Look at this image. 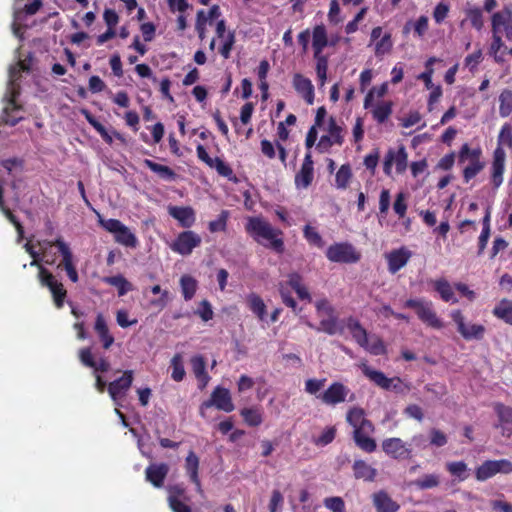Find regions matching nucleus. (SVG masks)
Instances as JSON below:
<instances>
[{"label":"nucleus","mask_w":512,"mask_h":512,"mask_svg":"<svg viewBox=\"0 0 512 512\" xmlns=\"http://www.w3.org/2000/svg\"><path fill=\"white\" fill-rule=\"evenodd\" d=\"M247 233L260 245L283 253L284 241L282 231L274 228L262 217H249L245 225Z\"/></svg>","instance_id":"f257e3e1"},{"label":"nucleus","mask_w":512,"mask_h":512,"mask_svg":"<svg viewBox=\"0 0 512 512\" xmlns=\"http://www.w3.org/2000/svg\"><path fill=\"white\" fill-rule=\"evenodd\" d=\"M27 70H29V67L25 61L22 60H19L16 64L10 66L9 68V82L7 86V92L4 96L6 105L3 109V120L6 124L11 126L16 125L22 119V116L18 115L20 106L16 104L15 98L19 93V85L17 84V81L21 76V72Z\"/></svg>","instance_id":"f03ea898"},{"label":"nucleus","mask_w":512,"mask_h":512,"mask_svg":"<svg viewBox=\"0 0 512 512\" xmlns=\"http://www.w3.org/2000/svg\"><path fill=\"white\" fill-rule=\"evenodd\" d=\"M24 249L33 258L30 265L38 266L39 268L38 278L41 285L49 289L55 306L58 309L62 308L64 305V300L67 295V291L64 288L62 282L58 281L52 273H50L47 269L39 265L40 254L34 249V247L29 242L24 244Z\"/></svg>","instance_id":"7ed1b4c3"},{"label":"nucleus","mask_w":512,"mask_h":512,"mask_svg":"<svg viewBox=\"0 0 512 512\" xmlns=\"http://www.w3.org/2000/svg\"><path fill=\"white\" fill-rule=\"evenodd\" d=\"M315 307L317 316L320 319V324L318 327H315L312 323H308L310 328L325 332L329 335L341 334L343 332V323L338 319L334 308L327 299L316 301Z\"/></svg>","instance_id":"20e7f679"},{"label":"nucleus","mask_w":512,"mask_h":512,"mask_svg":"<svg viewBox=\"0 0 512 512\" xmlns=\"http://www.w3.org/2000/svg\"><path fill=\"white\" fill-rule=\"evenodd\" d=\"M100 225L114 235L115 241L123 246L135 248L137 237L131 230L117 219H104L99 215Z\"/></svg>","instance_id":"39448f33"},{"label":"nucleus","mask_w":512,"mask_h":512,"mask_svg":"<svg viewBox=\"0 0 512 512\" xmlns=\"http://www.w3.org/2000/svg\"><path fill=\"white\" fill-rule=\"evenodd\" d=\"M324 134L317 143V149L320 152H327L332 146H341L344 142L343 127L337 123L336 119L330 117L325 126L321 127Z\"/></svg>","instance_id":"423d86ee"},{"label":"nucleus","mask_w":512,"mask_h":512,"mask_svg":"<svg viewBox=\"0 0 512 512\" xmlns=\"http://www.w3.org/2000/svg\"><path fill=\"white\" fill-rule=\"evenodd\" d=\"M449 315L455 323L458 333L465 340H481L484 337L486 328L481 324L466 322L461 310H452Z\"/></svg>","instance_id":"0eeeda50"},{"label":"nucleus","mask_w":512,"mask_h":512,"mask_svg":"<svg viewBox=\"0 0 512 512\" xmlns=\"http://www.w3.org/2000/svg\"><path fill=\"white\" fill-rule=\"evenodd\" d=\"M408 166V153L404 146H400L399 148H390L383 160V171L384 173L392 177L393 176V167H395L396 174H403Z\"/></svg>","instance_id":"6e6552de"},{"label":"nucleus","mask_w":512,"mask_h":512,"mask_svg":"<svg viewBox=\"0 0 512 512\" xmlns=\"http://www.w3.org/2000/svg\"><path fill=\"white\" fill-rule=\"evenodd\" d=\"M326 257L335 263H356L361 255L352 244L340 242L328 247Z\"/></svg>","instance_id":"1a4fd4ad"},{"label":"nucleus","mask_w":512,"mask_h":512,"mask_svg":"<svg viewBox=\"0 0 512 512\" xmlns=\"http://www.w3.org/2000/svg\"><path fill=\"white\" fill-rule=\"evenodd\" d=\"M215 406L217 409L224 412H231L234 410V404L232 402L230 393L227 389L217 387L211 394V398L203 402L200 406V415L203 418L207 417V410Z\"/></svg>","instance_id":"9d476101"},{"label":"nucleus","mask_w":512,"mask_h":512,"mask_svg":"<svg viewBox=\"0 0 512 512\" xmlns=\"http://www.w3.org/2000/svg\"><path fill=\"white\" fill-rule=\"evenodd\" d=\"M498 473H512V462L507 459L485 461L476 469L475 476L478 481H485Z\"/></svg>","instance_id":"9b49d317"},{"label":"nucleus","mask_w":512,"mask_h":512,"mask_svg":"<svg viewBox=\"0 0 512 512\" xmlns=\"http://www.w3.org/2000/svg\"><path fill=\"white\" fill-rule=\"evenodd\" d=\"M201 242L202 239L200 235L194 231L187 230L177 236L170 244V248L172 251L182 256H187L190 255L196 247L200 246Z\"/></svg>","instance_id":"f8f14e48"},{"label":"nucleus","mask_w":512,"mask_h":512,"mask_svg":"<svg viewBox=\"0 0 512 512\" xmlns=\"http://www.w3.org/2000/svg\"><path fill=\"white\" fill-rule=\"evenodd\" d=\"M381 447L386 455L396 460H404L412 457V447L397 437L383 440Z\"/></svg>","instance_id":"ddd939ff"},{"label":"nucleus","mask_w":512,"mask_h":512,"mask_svg":"<svg viewBox=\"0 0 512 512\" xmlns=\"http://www.w3.org/2000/svg\"><path fill=\"white\" fill-rule=\"evenodd\" d=\"M133 382V371L126 370L123 375L112 381L108 386V393L116 406L120 405V400L125 396Z\"/></svg>","instance_id":"4468645a"},{"label":"nucleus","mask_w":512,"mask_h":512,"mask_svg":"<svg viewBox=\"0 0 512 512\" xmlns=\"http://www.w3.org/2000/svg\"><path fill=\"white\" fill-rule=\"evenodd\" d=\"M349 392L348 387L340 382H334L317 397L320 398L323 403L334 406L343 403Z\"/></svg>","instance_id":"2eb2a0df"},{"label":"nucleus","mask_w":512,"mask_h":512,"mask_svg":"<svg viewBox=\"0 0 512 512\" xmlns=\"http://www.w3.org/2000/svg\"><path fill=\"white\" fill-rule=\"evenodd\" d=\"M492 32L505 33L508 39H512V10L508 7L495 13L492 17Z\"/></svg>","instance_id":"dca6fc26"},{"label":"nucleus","mask_w":512,"mask_h":512,"mask_svg":"<svg viewBox=\"0 0 512 512\" xmlns=\"http://www.w3.org/2000/svg\"><path fill=\"white\" fill-rule=\"evenodd\" d=\"M411 256L412 252L404 246L386 253L385 258L388 263V271L395 274L408 263Z\"/></svg>","instance_id":"f3484780"},{"label":"nucleus","mask_w":512,"mask_h":512,"mask_svg":"<svg viewBox=\"0 0 512 512\" xmlns=\"http://www.w3.org/2000/svg\"><path fill=\"white\" fill-rule=\"evenodd\" d=\"M292 84L297 93L308 103H314V86L311 80L300 73L293 76Z\"/></svg>","instance_id":"a211bd4d"},{"label":"nucleus","mask_w":512,"mask_h":512,"mask_svg":"<svg viewBox=\"0 0 512 512\" xmlns=\"http://www.w3.org/2000/svg\"><path fill=\"white\" fill-rule=\"evenodd\" d=\"M346 420L353 427V431H374L373 424L366 419L365 412L362 408H351L347 413Z\"/></svg>","instance_id":"6ab92c4d"},{"label":"nucleus","mask_w":512,"mask_h":512,"mask_svg":"<svg viewBox=\"0 0 512 512\" xmlns=\"http://www.w3.org/2000/svg\"><path fill=\"white\" fill-rule=\"evenodd\" d=\"M506 153L504 149L497 147L494 151L492 162V183L494 188H499L503 183V173L505 170Z\"/></svg>","instance_id":"aec40b11"},{"label":"nucleus","mask_w":512,"mask_h":512,"mask_svg":"<svg viewBox=\"0 0 512 512\" xmlns=\"http://www.w3.org/2000/svg\"><path fill=\"white\" fill-rule=\"evenodd\" d=\"M79 358L83 365L92 368L95 375L99 372H107L110 368L109 362L104 358L94 359L90 348H83L79 351Z\"/></svg>","instance_id":"412c9836"},{"label":"nucleus","mask_w":512,"mask_h":512,"mask_svg":"<svg viewBox=\"0 0 512 512\" xmlns=\"http://www.w3.org/2000/svg\"><path fill=\"white\" fill-rule=\"evenodd\" d=\"M169 472V466L165 463H153L145 470L146 480L149 481L154 487L160 488L163 486L164 479Z\"/></svg>","instance_id":"4be33fe9"},{"label":"nucleus","mask_w":512,"mask_h":512,"mask_svg":"<svg viewBox=\"0 0 512 512\" xmlns=\"http://www.w3.org/2000/svg\"><path fill=\"white\" fill-rule=\"evenodd\" d=\"M168 213L184 228H190L196 221L195 211L191 207L169 206Z\"/></svg>","instance_id":"5701e85b"},{"label":"nucleus","mask_w":512,"mask_h":512,"mask_svg":"<svg viewBox=\"0 0 512 512\" xmlns=\"http://www.w3.org/2000/svg\"><path fill=\"white\" fill-rule=\"evenodd\" d=\"M418 318L426 323L428 326L435 329H442L444 324L442 320H440L433 309V304L431 301H425L422 306L416 312Z\"/></svg>","instance_id":"b1692460"},{"label":"nucleus","mask_w":512,"mask_h":512,"mask_svg":"<svg viewBox=\"0 0 512 512\" xmlns=\"http://www.w3.org/2000/svg\"><path fill=\"white\" fill-rule=\"evenodd\" d=\"M314 177L313 160L310 154H306L300 171L295 176V184L298 188H307Z\"/></svg>","instance_id":"393cba45"},{"label":"nucleus","mask_w":512,"mask_h":512,"mask_svg":"<svg viewBox=\"0 0 512 512\" xmlns=\"http://www.w3.org/2000/svg\"><path fill=\"white\" fill-rule=\"evenodd\" d=\"M431 284L444 302L458 303L459 300L454 294L453 286L445 278L432 280Z\"/></svg>","instance_id":"a878e982"},{"label":"nucleus","mask_w":512,"mask_h":512,"mask_svg":"<svg viewBox=\"0 0 512 512\" xmlns=\"http://www.w3.org/2000/svg\"><path fill=\"white\" fill-rule=\"evenodd\" d=\"M361 369L363 374L379 387L386 390L396 389V385H393V379L387 378L383 372L374 370L366 364H363Z\"/></svg>","instance_id":"bb28decb"},{"label":"nucleus","mask_w":512,"mask_h":512,"mask_svg":"<svg viewBox=\"0 0 512 512\" xmlns=\"http://www.w3.org/2000/svg\"><path fill=\"white\" fill-rule=\"evenodd\" d=\"M94 329L102 342L104 349H109L114 343V337L109 331L107 322L102 314H98L95 320Z\"/></svg>","instance_id":"cd10ccee"},{"label":"nucleus","mask_w":512,"mask_h":512,"mask_svg":"<svg viewBox=\"0 0 512 512\" xmlns=\"http://www.w3.org/2000/svg\"><path fill=\"white\" fill-rule=\"evenodd\" d=\"M495 411L499 418V426L502 434L506 437L512 436V408L502 404H496Z\"/></svg>","instance_id":"c85d7f7f"},{"label":"nucleus","mask_w":512,"mask_h":512,"mask_svg":"<svg viewBox=\"0 0 512 512\" xmlns=\"http://www.w3.org/2000/svg\"><path fill=\"white\" fill-rule=\"evenodd\" d=\"M193 373L198 381V386L203 389L208 384L210 377L206 372V363L202 356H194L191 359Z\"/></svg>","instance_id":"c756f323"},{"label":"nucleus","mask_w":512,"mask_h":512,"mask_svg":"<svg viewBox=\"0 0 512 512\" xmlns=\"http://www.w3.org/2000/svg\"><path fill=\"white\" fill-rule=\"evenodd\" d=\"M373 503L377 512H396L399 509V505L384 491L373 495Z\"/></svg>","instance_id":"7c9ffc66"},{"label":"nucleus","mask_w":512,"mask_h":512,"mask_svg":"<svg viewBox=\"0 0 512 512\" xmlns=\"http://www.w3.org/2000/svg\"><path fill=\"white\" fill-rule=\"evenodd\" d=\"M328 45L326 28L323 25H317L312 33V46L314 57H321L322 51Z\"/></svg>","instance_id":"2f4dec72"},{"label":"nucleus","mask_w":512,"mask_h":512,"mask_svg":"<svg viewBox=\"0 0 512 512\" xmlns=\"http://www.w3.org/2000/svg\"><path fill=\"white\" fill-rule=\"evenodd\" d=\"M287 285L296 292L300 299L307 300L309 302L311 301V295L306 286L303 284V278L299 273H290L288 275Z\"/></svg>","instance_id":"473e14b6"},{"label":"nucleus","mask_w":512,"mask_h":512,"mask_svg":"<svg viewBox=\"0 0 512 512\" xmlns=\"http://www.w3.org/2000/svg\"><path fill=\"white\" fill-rule=\"evenodd\" d=\"M373 431H362L356 430L353 431V439L356 445L364 450L365 452L371 453L376 449V442L369 435Z\"/></svg>","instance_id":"72a5a7b5"},{"label":"nucleus","mask_w":512,"mask_h":512,"mask_svg":"<svg viewBox=\"0 0 512 512\" xmlns=\"http://www.w3.org/2000/svg\"><path fill=\"white\" fill-rule=\"evenodd\" d=\"M55 244L56 248L58 249V252L62 256V261L58 264L57 268L60 269L76 265L74 255L69 245L65 241H63L62 238L56 239Z\"/></svg>","instance_id":"f704fd0d"},{"label":"nucleus","mask_w":512,"mask_h":512,"mask_svg":"<svg viewBox=\"0 0 512 512\" xmlns=\"http://www.w3.org/2000/svg\"><path fill=\"white\" fill-rule=\"evenodd\" d=\"M507 47L503 44L501 36L493 32V40L489 48V54L494 58L495 62L501 64L505 61Z\"/></svg>","instance_id":"c9c22d12"},{"label":"nucleus","mask_w":512,"mask_h":512,"mask_svg":"<svg viewBox=\"0 0 512 512\" xmlns=\"http://www.w3.org/2000/svg\"><path fill=\"white\" fill-rule=\"evenodd\" d=\"M493 315L505 323L512 325V301L502 299L492 311Z\"/></svg>","instance_id":"e433bc0d"},{"label":"nucleus","mask_w":512,"mask_h":512,"mask_svg":"<svg viewBox=\"0 0 512 512\" xmlns=\"http://www.w3.org/2000/svg\"><path fill=\"white\" fill-rule=\"evenodd\" d=\"M353 470L356 478L364 479L365 481H373L377 474L376 469L362 460L354 462Z\"/></svg>","instance_id":"4c0bfd02"},{"label":"nucleus","mask_w":512,"mask_h":512,"mask_svg":"<svg viewBox=\"0 0 512 512\" xmlns=\"http://www.w3.org/2000/svg\"><path fill=\"white\" fill-rule=\"evenodd\" d=\"M346 326L351 332L355 341L362 346L367 344L368 334L366 330L361 326L360 322L354 318L347 319Z\"/></svg>","instance_id":"58836bf2"},{"label":"nucleus","mask_w":512,"mask_h":512,"mask_svg":"<svg viewBox=\"0 0 512 512\" xmlns=\"http://www.w3.org/2000/svg\"><path fill=\"white\" fill-rule=\"evenodd\" d=\"M143 163L147 168H149L151 171L156 173L160 178L164 180L171 181L174 180L176 177L175 172L166 165L158 164L149 159H145Z\"/></svg>","instance_id":"ea45409f"},{"label":"nucleus","mask_w":512,"mask_h":512,"mask_svg":"<svg viewBox=\"0 0 512 512\" xmlns=\"http://www.w3.org/2000/svg\"><path fill=\"white\" fill-rule=\"evenodd\" d=\"M247 304L249 309L259 318V320H265L266 305L260 296L255 293L249 294L247 296Z\"/></svg>","instance_id":"a19ab883"},{"label":"nucleus","mask_w":512,"mask_h":512,"mask_svg":"<svg viewBox=\"0 0 512 512\" xmlns=\"http://www.w3.org/2000/svg\"><path fill=\"white\" fill-rule=\"evenodd\" d=\"M103 281L109 285L116 287L118 289L119 296H124L133 289L132 284L122 275L105 277Z\"/></svg>","instance_id":"79ce46f5"},{"label":"nucleus","mask_w":512,"mask_h":512,"mask_svg":"<svg viewBox=\"0 0 512 512\" xmlns=\"http://www.w3.org/2000/svg\"><path fill=\"white\" fill-rule=\"evenodd\" d=\"M374 53L377 58H382L391 52L393 41L390 33H385L378 41L373 43Z\"/></svg>","instance_id":"37998d69"},{"label":"nucleus","mask_w":512,"mask_h":512,"mask_svg":"<svg viewBox=\"0 0 512 512\" xmlns=\"http://www.w3.org/2000/svg\"><path fill=\"white\" fill-rule=\"evenodd\" d=\"M180 286L184 299L189 301L194 297L198 283L192 276L183 275L180 279Z\"/></svg>","instance_id":"c03bdc74"},{"label":"nucleus","mask_w":512,"mask_h":512,"mask_svg":"<svg viewBox=\"0 0 512 512\" xmlns=\"http://www.w3.org/2000/svg\"><path fill=\"white\" fill-rule=\"evenodd\" d=\"M465 167L463 171V176L466 182H469L472 178H474L483 168L484 163L478 158V152L472 153V160Z\"/></svg>","instance_id":"a18cd8bd"},{"label":"nucleus","mask_w":512,"mask_h":512,"mask_svg":"<svg viewBox=\"0 0 512 512\" xmlns=\"http://www.w3.org/2000/svg\"><path fill=\"white\" fill-rule=\"evenodd\" d=\"M392 113V102L381 101L372 109L373 118L378 123H384Z\"/></svg>","instance_id":"49530a36"},{"label":"nucleus","mask_w":512,"mask_h":512,"mask_svg":"<svg viewBox=\"0 0 512 512\" xmlns=\"http://www.w3.org/2000/svg\"><path fill=\"white\" fill-rule=\"evenodd\" d=\"M418 489L426 490L435 488L440 484V476L438 474H425L412 482Z\"/></svg>","instance_id":"de8ad7c7"},{"label":"nucleus","mask_w":512,"mask_h":512,"mask_svg":"<svg viewBox=\"0 0 512 512\" xmlns=\"http://www.w3.org/2000/svg\"><path fill=\"white\" fill-rule=\"evenodd\" d=\"M499 114L501 117H508L512 113V91L505 89L499 95Z\"/></svg>","instance_id":"09e8293b"},{"label":"nucleus","mask_w":512,"mask_h":512,"mask_svg":"<svg viewBox=\"0 0 512 512\" xmlns=\"http://www.w3.org/2000/svg\"><path fill=\"white\" fill-rule=\"evenodd\" d=\"M241 416L249 426H259L262 421V413L258 408H244L241 410Z\"/></svg>","instance_id":"8fccbe9b"},{"label":"nucleus","mask_w":512,"mask_h":512,"mask_svg":"<svg viewBox=\"0 0 512 512\" xmlns=\"http://www.w3.org/2000/svg\"><path fill=\"white\" fill-rule=\"evenodd\" d=\"M446 469L460 481L468 478V467L463 461L448 462L446 463Z\"/></svg>","instance_id":"3c124183"},{"label":"nucleus","mask_w":512,"mask_h":512,"mask_svg":"<svg viewBox=\"0 0 512 512\" xmlns=\"http://www.w3.org/2000/svg\"><path fill=\"white\" fill-rule=\"evenodd\" d=\"M336 187L338 189H346L349 185V182L352 178V170L350 165L344 164L342 165L336 173L335 177Z\"/></svg>","instance_id":"603ef678"},{"label":"nucleus","mask_w":512,"mask_h":512,"mask_svg":"<svg viewBox=\"0 0 512 512\" xmlns=\"http://www.w3.org/2000/svg\"><path fill=\"white\" fill-rule=\"evenodd\" d=\"M438 61L439 60L436 57H430L425 62V71L420 73L417 76L418 80H421L424 82L426 89H431L433 87V83H432V76L434 73L433 65Z\"/></svg>","instance_id":"864d4df0"},{"label":"nucleus","mask_w":512,"mask_h":512,"mask_svg":"<svg viewBox=\"0 0 512 512\" xmlns=\"http://www.w3.org/2000/svg\"><path fill=\"white\" fill-rule=\"evenodd\" d=\"M171 367H172V374L171 378L176 381L180 382L185 377V369L183 365V358L181 354H175L174 357L171 360Z\"/></svg>","instance_id":"5fc2aeb1"},{"label":"nucleus","mask_w":512,"mask_h":512,"mask_svg":"<svg viewBox=\"0 0 512 512\" xmlns=\"http://www.w3.org/2000/svg\"><path fill=\"white\" fill-rule=\"evenodd\" d=\"M38 246L42 254L41 260L46 264H53L55 262V254L52 253V248L56 247L55 241H38Z\"/></svg>","instance_id":"6e6d98bb"},{"label":"nucleus","mask_w":512,"mask_h":512,"mask_svg":"<svg viewBox=\"0 0 512 512\" xmlns=\"http://www.w3.org/2000/svg\"><path fill=\"white\" fill-rule=\"evenodd\" d=\"M199 458L194 452H189L186 457L185 468L191 481H197Z\"/></svg>","instance_id":"4d7b16f0"},{"label":"nucleus","mask_w":512,"mask_h":512,"mask_svg":"<svg viewBox=\"0 0 512 512\" xmlns=\"http://www.w3.org/2000/svg\"><path fill=\"white\" fill-rule=\"evenodd\" d=\"M470 21L471 25L477 29L481 30L483 27V13L480 8H469L466 10V19L462 21V25L465 21Z\"/></svg>","instance_id":"13d9d810"},{"label":"nucleus","mask_w":512,"mask_h":512,"mask_svg":"<svg viewBox=\"0 0 512 512\" xmlns=\"http://www.w3.org/2000/svg\"><path fill=\"white\" fill-rule=\"evenodd\" d=\"M497 147L503 149L504 146L512 148V125L505 123L499 132L497 139Z\"/></svg>","instance_id":"bf43d9fd"},{"label":"nucleus","mask_w":512,"mask_h":512,"mask_svg":"<svg viewBox=\"0 0 512 512\" xmlns=\"http://www.w3.org/2000/svg\"><path fill=\"white\" fill-rule=\"evenodd\" d=\"M303 234L309 244L314 245L318 248H322L324 246V241L315 227H312L311 225H306L303 229Z\"/></svg>","instance_id":"052dcab7"},{"label":"nucleus","mask_w":512,"mask_h":512,"mask_svg":"<svg viewBox=\"0 0 512 512\" xmlns=\"http://www.w3.org/2000/svg\"><path fill=\"white\" fill-rule=\"evenodd\" d=\"M361 347L374 355H380L385 351L382 340L376 335L368 336L367 344H363Z\"/></svg>","instance_id":"680f3d73"},{"label":"nucleus","mask_w":512,"mask_h":512,"mask_svg":"<svg viewBox=\"0 0 512 512\" xmlns=\"http://www.w3.org/2000/svg\"><path fill=\"white\" fill-rule=\"evenodd\" d=\"M428 22L429 20L427 16H420L415 22L406 23L404 29L407 32L410 26H412L415 34L418 37H422L428 30Z\"/></svg>","instance_id":"e2e57ef3"},{"label":"nucleus","mask_w":512,"mask_h":512,"mask_svg":"<svg viewBox=\"0 0 512 512\" xmlns=\"http://www.w3.org/2000/svg\"><path fill=\"white\" fill-rule=\"evenodd\" d=\"M316 63V74L319 82V86L323 87L327 80V69L328 60L325 56L315 57Z\"/></svg>","instance_id":"0e129e2a"},{"label":"nucleus","mask_w":512,"mask_h":512,"mask_svg":"<svg viewBox=\"0 0 512 512\" xmlns=\"http://www.w3.org/2000/svg\"><path fill=\"white\" fill-rule=\"evenodd\" d=\"M336 435V428L331 426L323 430V432L314 440L317 446H326L331 443Z\"/></svg>","instance_id":"69168bd1"},{"label":"nucleus","mask_w":512,"mask_h":512,"mask_svg":"<svg viewBox=\"0 0 512 512\" xmlns=\"http://www.w3.org/2000/svg\"><path fill=\"white\" fill-rule=\"evenodd\" d=\"M326 383V379H307L305 381V392L310 395H317L318 392H320Z\"/></svg>","instance_id":"338daca9"},{"label":"nucleus","mask_w":512,"mask_h":512,"mask_svg":"<svg viewBox=\"0 0 512 512\" xmlns=\"http://www.w3.org/2000/svg\"><path fill=\"white\" fill-rule=\"evenodd\" d=\"M326 508L332 512H345V504L341 497H329L324 500Z\"/></svg>","instance_id":"774afa93"}]
</instances>
